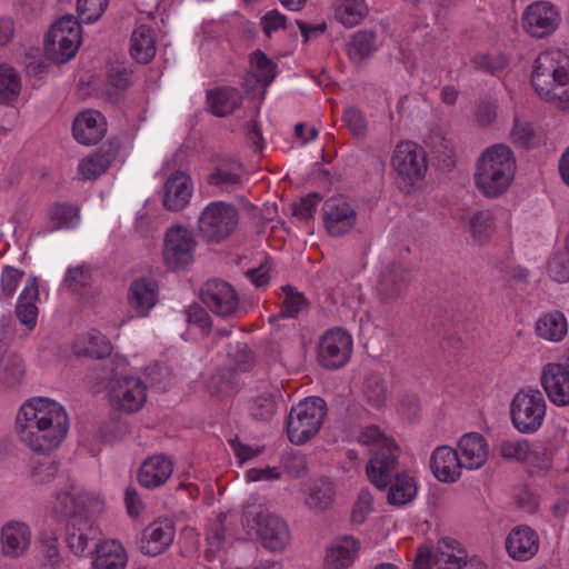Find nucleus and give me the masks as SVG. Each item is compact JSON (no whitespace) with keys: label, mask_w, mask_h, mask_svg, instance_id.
<instances>
[{"label":"nucleus","mask_w":569,"mask_h":569,"mask_svg":"<svg viewBox=\"0 0 569 569\" xmlns=\"http://www.w3.org/2000/svg\"><path fill=\"white\" fill-rule=\"evenodd\" d=\"M540 383L551 403L569 406V369L562 362L546 363L541 369Z\"/></svg>","instance_id":"16"},{"label":"nucleus","mask_w":569,"mask_h":569,"mask_svg":"<svg viewBox=\"0 0 569 569\" xmlns=\"http://www.w3.org/2000/svg\"><path fill=\"white\" fill-rule=\"evenodd\" d=\"M107 388L111 405L124 412L139 411L147 400V387L137 377H112Z\"/></svg>","instance_id":"10"},{"label":"nucleus","mask_w":569,"mask_h":569,"mask_svg":"<svg viewBox=\"0 0 569 569\" xmlns=\"http://www.w3.org/2000/svg\"><path fill=\"white\" fill-rule=\"evenodd\" d=\"M127 553L118 540H104L97 543L92 566L94 569H124Z\"/></svg>","instance_id":"32"},{"label":"nucleus","mask_w":569,"mask_h":569,"mask_svg":"<svg viewBox=\"0 0 569 569\" xmlns=\"http://www.w3.org/2000/svg\"><path fill=\"white\" fill-rule=\"evenodd\" d=\"M21 90L18 72L8 66H0V101L11 102L16 100Z\"/></svg>","instance_id":"49"},{"label":"nucleus","mask_w":569,"mask_h":569,"mask_svg":"<svg viewBox=\"0 0 569 569\" xmlns=\"http://www.w3.org/2000/svg\"><path fill=\"white\" fill-rule=\"evenodd\" d=\"M16 428L23 443L42 453L31 460L30 478L39 485L51 481L58 472V462L46 453L59 447L68 433L64 408L46 398L29 400L17 415Z\"/></svg>","instance_id":"1"},{"label":"nucleus","mask_w":569,"mask_h":569,"mask_svg":"<svg viewBox=\"0 0 569 569\" xmlns=\"http://www.w3.org/2000/svg\"><path fill=\"white\" fill-rule=\"evenodd\" d=\"M247 526L256 528L262 546L271 551H281L287 546L290 535L287 523L278 516L269 513L259 507L253 511L250 507L243 510Z\"/></svg>","instance_id":"7"},{"label":"nucleus","mask_w":569,"mask_h":569,"mask_svg":"<svg viewBox=\"0 0 569 569\" xmlns=\"http://www.w3.org/2000/svg\"><path fill=\"white\" fill-rule=\"evenodd\" d=\"M359 548V540L351 536L336 539L327 551L325 559L326 569H347L353 562Z\"/></svg>","instance_id":"29"},{"label":"nucleus","mask_w":569,"mask_h":569,"mask_svg":"<svg viewBox=\"0 0 569 569\" xmlns=\"http://www.w3.org/2000/svg\"><path fill=\"white\" fill-rule=\"evenodd\" d=\"M281 289L284 292V299L281 302V316L293 318L307 306V299L289 284Z\"/></svg>","instance_id":"53"},{"label":"nucleus","mask_w":569,"mask_h":569,"mask_svg":"<svg viewBox=\"0 0 569 569\" xmlns=\"http://www.w3.org/2000/svg\"><path fill=\"white\" fill-rule=\"evenodd\" d=\"M66 540L69 549L77 556H83L88 550L90 540L94 539L96 529L88 519L81 522L66 525Z\"/></svg>","instance_id":"38"},{"label":"nucleus","mask_w":569,"mask_h":569,"mask_svg":"<svg viewBox=\"0 0 569 569\" xmlns=\"http://www.w3.org/2000/svg\"><path fill=\"white\" fill-rule=\"evenodd\" d=\"M387 501L391 506L401 507L413 500L417 495V485L409 473L400 472L389 485Z\"/></svg>","instance_id":"39"},{"label":"nucleus","mask_w":569,"mask_h":569,"mask_svg":"<svg viewBox=\"0 0 569 569\" xmlns=\"http://www.w3.org/2000/svg\"><path fill=\"white\" fill-rule=\"evenodd\" d=\"M200 299L218 317L232 318L239 311V296L234 288L222 279H210L200 288Z\"/></svg>","instance_id":"12"},{"label":"nucleus","mask_w":569,"mask_h":569,"mask_svg":"<svg viewBox=\"0 0 569 569\" xmlns=\"http://www.w3.org/2000/svg\"><path fill=\"white\" fill-rule=\"evenodd\" d=\"M351 352V336L340 328L330 329L319 341L318 361L327 369H339L348 362Z\"/></svg>","instance_id":"14"},{"label":"nucleus","mask_w":569,"mask_h":569,"mask_svg":"<svg viewBox=\"0 0 569 569\" xmlns=\"http://www.w3.org/2000/svg\"><path fill=\"white\" fill-rule=\"evenodd\" d=\"M106 131L107 123L104 117L99 111H82L73 120V137L82 144L90 146L98 143Z\"/></svg>","instance_id":"21"},{"label":"nucleus","mask_w":569,"mask_h":569,"mask_svg":"<svg viewBox=\"0 0 569 569\" xmlns=\"http://www.w3.org/2000/svg\"><path fill=\"white\" fill-rule=\"evenodd\" d=\"M547 402L538 389L519 390L510 405L513 427L521 433H533L543 423Z\"/></svg>","instance_id":"6"},{"label":"nucleus","mask_w":569,"mask_h":569,"mask_svg":"<svg viewBox=\"0 0 569 569\" xmlns=\"http://www.w3.org/2000/svg\"><path fill=\"white\" fill-rule=\"evenodd\" d=\"M80 23L72 14L60 17L49 29L48 38L54 39L58 36H70L72 33L80 34Z\"/></svg>","instance_id":"60"},{"label":"nucleus","mask_w":569,"mask_h":569,"mask_svg":"<svg viewBox=\"0 0 569 569\" xmlns=\"http://www.w3.org/2000/svg\"><path fill=\"white\" fill-rule=\"evenodd\" d=\"M129 432L127 422L119 419H110L99 428V437L103 442L112 443L124 438Z\"/></svg>","instance_id":"56"},{"label":"nucleus","mask_w":569,"mask_h":569,"mask_svg":"<svg viewBox=\"0 0 569 569\" xmlns=\"http://www.w3.org/2000/svg\"><path fill=\"white\" fill-rule=\"evenodd\" d=\"M391 163L409 187L421 180L428 168L425 150L411 141H401L397 144Z\"/></svg>","instance_id":"13"},{"label":"nucleus","mask_w":569,"mask_h":569,"mask_svg":"<svg viewBox=\"0 0 569 569\" xmlns=\"http://www.w3.org/2000/svg\"><path fill=\"white\" fill-rule=\"evenodd\" d=\"M24 375V365L20 356L13 352L0 353V381L10 386L18 383Z\"/></svg>","instance_id":"48"},{"label":"nucleus","mask_w":569,"mask_h":569,"mask_svg":"<svg viewBox=\"0 0 569 569\" xmlns=\"http://www.w3.org/2000/svg\"><path fill=\"white\" fill-rule=\"evenodd\" d=\"M435 566L437 569H487L480 558L473 556L468 559L467 551L452 538L438 541Z\"/></svg>","instance_id":"17"},{"label":"nucleus","mask_w":569,"mask_h":569,"mask_svg":"<svg viewBox=\"0 0 569 569\" xmlns=\"http://www.w3.org/2000/svg\"><path fill=\"white\" fill-rule=\"evenodd\" d=\"M498 450L503 459L518 462L526 461L530 456L529 442L527 440H502L498 446Z\"/></svg>","instance_id":"52"},{"label":"nucleus","mask_w":569,"mask_h":569,"mask_svg":"<svg viewBox=\"0 0 569 569\" xmlns=\"http://www.w3.org/2000/svg\"><path fill=\"white\" fill-rule=\"evenodd\" d=\"M238 222L239 212L233 204L212 201L198 218V233L207 243H219L231 236Z\"/></svg>","instance_id":"5"},{"label":"nucleus","mask_w":569,"mask_h":569,"mask_svg":"<svg viewBox=\"0 0 569 569\" xmlns=\"http://www.w3.org/2000/svg\"><path fill=\"white\" fill-rule=\"evenodd\" d=\"M560 23L557 8L547 1H536L522 14V26L533 38L541 39L553 33Z\"/></svg>","instance_id":"15"},{"label":"nucleus","mask_w":569,"mask_h":569,"mask_svg":"<svg viewBox=\"0 0 569 569\" xmlns=\"http://www.w3.org/2000/svg\"><path fill=\"white\" fill-rule=\"evenodd\" d=\"M59 535L56 529H43L38 536L39 551L46 560L44 565L56 567L61 561L59 551Z\"/></svg>","instance_id":"47"},{"label":"nucleus","mask_w":569,"mask_h":569,"mask_svg":"<svg viewBox=\"0 0 569 569\" xmlns=\"http://www.w3.org/2000/svg\"><path fill=\"white\" fill-rule=\"evenodd\" d=\"M411 282V269L402 262L387 263L376 284V297L383 307H392L401 300L408 291Z\"/></svg>","instance_id":"9"},{"label":"nucleus","mask_w":569,"mask_h":569,"mask_svg":"<svg viewBox=\"0 0 569 569\" xmlns=\"http://www.w3.org/2000/svg\"><path fill=\"white\" fill-rule=\"evenodd\" d=\"M387 446L377 448L366 466L370 482L380 491L386 490L393 478L400 473L399 447L395 441H387Z\"/></svg>","instance_id":"11"},{"label":"nucleus","mask_w":569,"mask_h":569,"mask_svg":"<svg viewBox=\"0 0 569 569\" xmlns=\"http://www.w3.org/2000/svg\"><path fill=\"white\" fill-rule=\"evenodd\" d=\"M458 448L461 462L466 469H479L487 461V441L478 432L463 435L458 442Z\"/></svg>","instance_id":"28"},{"label":"nucleus","mask_w":569,"mask_h":569,"mask_svg":"<svg viewBox=\"0 0 569 569\" xmlns=\"http://www.w3.org/2000/svg\"><path fill=\"white\" fill-rule=\"evenodd\" d=\"M229 356L232 358L234 370L247 372L254 367V353L248 345L238 343L234 353H229Z\"/></svg>","instance_id":"63"},{"label":"nucleus","mask_w":569,"mask_h":569,"mask_svg":"<svg viewBox=\"0 0 569 569\" xmlns=\"http://www.w3.org/2000/svg\"><path fill=\"white\" fill-rule=\"evenodd\" d=\"M386 380L376 373L369 375L363 382V397L368 405L376 409L385 407L388 399Z\"/></svg>","instance_id":"44"},{"label":"nucleus","mask_w":569,"mask_h":569,"mask_svg":"<svg viewBox=\"0 0 569 569\" xmlns=\"http://www.w3.org/2000/svg\"><path fill=\"white\" fill-rule=\"evenodd\" d=\"M158 301V283L154 279L141 277L129 287L128 302L137 316H147Z\"/></svg>","instance_id":"25"},{"label":"nucleus","mask_w":569,"mask_h":569,"mask_svg":"<svg viewBox=\"0 0 569 569\" xmlns=\"http://www.w3.org/2000/svg\"><path fill=\"white\" fill-rule=\"evenodd\" d=\"M430 468L433 476L441 482H456L465 468L459 452L449 447H437L430 457Z\"/></svg>","instance_id":"19"},{"label":"nucleus","mask_w":569,"mask_h":569,"mask_svg":"<svg viewBox=\"0 0 569 569\" xmlns=\"http://www.w3.org/2000/svg\"><path fill=\"white\" fill-rule=\"evenodd\" d=\"M174 528L169 521H154L143 531L139 548L143 555L158 556L172 542Z\"/></svg>","instance_id":"22"},{"label":"nucleus","mask_w":569,"mask_h":569,"mask_svg":"<svg viewBox=\"0 0 569 569\" xmlns=\"http://www.w3.org/2000/svg\"><path fill=\"white\" fill-rule=\"evenodd\" d=\"M131 57L139 63H148L156 56V40L153 30L146 26L140 24L131 34L130 43Z\"/></svg>","instance_id":"34"},{"label":"nucleus","mask_w":569,"mask_h":569,"mask_svg":"<svg viewBox=\"0 0 569 569\" xmlns=\"http://www.w3.org/2000/svg\"><path fill=\"white\" fill-rule=\"evenodd\" d=\"M567 331V320L560 311L546 313L536 323L537 335L546 340L560 341Z\"/></svg>","instance_id":"40"},{"label":"nucleus","mask_w":569,"mask_h":569,"mask_svg":"<svg viewBox=\"0 0 569 569\" xmlns=\"http://www.w3.org/2000/svg\"><path fill=\"white\" fill-rule=\"evenodd\" d=\"M111 351V343L106 336L96 330L79 337L74 342V352L77 356L103 359L110 356Z\"/></svg>","instance_id":"36"},{"label":"nucleus","mask_w":569,"mask_h":569,"mask_svg":"<svg viewBox=\"0 0 569 569\" xmlns=\"http://www.w3.org/2000/svg\"><path fill=\"white\" fill-rule=\"evenodd\" d=\"M322 200L319 192H311L293 206V216L300 220H309L316 212L317 204Z\"/></svg>","instance_id":"62"},{"label":"nucleus","mask_w":569,"mask_h":569,"mask_svg":"<svg viewBox=\"0 0 569 569\" xmlns=\"http://www.w3.org/2000/svg\"><path fill=\"white\" fill-rule=\"evenodd\" d=\"M251 64L254 68L257 81L264 87L269 86L276 78L277 64L261 50L251 53Z\"/></svg>","instance_id":"50"},{"label":"nucleus","mask_w":569,"mask_h":569,"mask_svg":"<svg viewBox=\"0 0 569 569\" xmlns=\"http://www.w3.org/2000/svg\"><path fill=\"white\" fill-rule=\"evenodd\" d=\"M210 111L217 117L232 113L242 104L241 92L232 87H219L207 91Z\"/></svg>","instance_id":"33"},{"label":"nucleus","mask_w":569,"mask_h":569,"mask_svg":"<svg viewBox=\"0 0 569 569\" xmlns=\"http://www.w3.org/2000/svg\"><path fill=\"white\" fill-rule=\"evenodd\" d=\"M333 497V483L326 478H320L312 485L306 502L312 509L326 510L332 505Z\"/></svg>","instance_id":"45"},{"label":"nucleus","mask_w":569,"mask_h":569,"mask_svg":"<svg viewBox=\"0 0 569 569\" xmlns=\"http://www.w3.org/2000/svg\"><path fill=\"white\" fill-rule=\"evenodd\" d=\"M279 390L266 391L248 401L249 416L257 422H269L277 412Z\"/></svg>","instance_id":"37"},{"label":"nucleus","mask_w":569,"mask_h":569,"mask_svg":"<svg viewBox=\"0 0 569 569\" xmlns=\"http://www.w3.org/2000/svg\"><path fill=\"white\" fill-rule=\"evenodd\" d=\"M52 513L58 521L66 522V525L81 522L87 519L83 500L68 491L56 493Z\"/></svg>","instance_id":"31"},{"label":"nucleus","mask_w":569,"mask_h":569,"mask_svg":"<svg viewBox=\"0 0 569 569\" xmlns=\"http://www.w3.org/2000/svg\"><path fill=\"white\" fill-rule=\"evenodd\" d=\"M39 299V287L37 277H30L16 306L18 320L28 329L32 330L37 325L38 308L36 301Z\"/></svg>","instance_id":"30"},{"label":"nucleus","mask_w":569,"mask_h":569,"mask_svg":"<svg viewBox=\"0 0 569 569\" xmlns=\"http://www.w3.org/2000/svg\"><path fill=\"white\" fill-rule=\"evenodd\" d=\"M531 84L547 101L569 102V57L562 51H547L533 64Z\"/></svg>","instance_id":"3"},{"label":"nucleus","mask_w":569,"mask_h":569,"mask_svg":"<svg viewBox=\"0 0 569 569\" xmlns=\"http://www.w3.org/2000/svg\"><path fill=\"white\" fill-rule=\"evenodd\" d=\"M510 136L512 142L521 148L528 149L533 144L535 131L532 126L517 117L513 119V128Z\"/></svg>","instance_id":"59"},{"label":"nucleus","mask_w":569,"mask_h":569,"mask_svg":"<svg viewBox=\"0 0 569 569\" xmlns=\"http://www.w3.org/2000/svg\"><path fill=\"white\" fill-rule=\"evenodd\" d=\"M378 49L375 30L357 31L348 43V54L352 61L362 62Z\"/></svg>","instance_id":"42"},{"label":"nucleus","mask_w":569,"mask_h":569,"mask_svg":"<svg viewBox=\"0 0 569 569\" xmlns=\"http://www.w3.org/2000/svg\"><path fill=\"white\" fill-rule=\"evenodd\" d=\"M471 63L477 70L499 77L507 68L508 59L503 54L478 53L471 59Z\"/></svg>","instance_id":"51"},{"label":"nucleus","mask_w":569,"mask_h":569,"mask_svg":"<svg viewBox=\"0 0 569 569\" xmlns=\"http://www.w3.org/2000/svg\"><path fill=\"white\" fill-rule=\"evenodd\" d=\"M548 273L558 282L569 281V257L555 254L548 262Z\"/></svg>","instance_id":"64"},{"label":"nucleus","mask_w":569,"mask_h":569,"mask_svg":"<svg viewBox=\"0 0 569 569\" xmlns=\"http://www.w3.org/2000/svg\"><path fill=\"white\" fill-rule=\"evenodd\" d=\"M323 223L332 237L348 233L357 221L353 208L341 197L327 199L322 206Z\"/></svg>","instance_id":"18"},{"label":"nucleus","mask_w":569,"mask_h":569,"mask_svg":"<svg viewBox=\"0 0 569 569\" xmlns=\"http://www.w3.org/2000/svg\"><path fill=\"white\" fill-rule=\"evenodd\" d=\"M90 281L91 272L83 266L69 268L63 280L68 289L73 292H79L80 290L87 288L90 286Z\"/></svg>","instance_id":"58"},{"label":"nucleus","mask_w":569,"mask_h":569,"mask_svg":"<svg viewBox=\"0 0 569 569\" xmlns=\"http://www.w3.org/2000/svg\"><path fill=\"white\" fill-rule=\"evenodd\" d=\"M373 498L369 489H361L353 505L351 521L355 525H361L367 516L372 511Z\"/></svg>","instance_id":"57"},{"label":"nucleus","mask_w":569,"mask_h":569,"mask_svg":"<svg viewBox=\"0 0 569 569\" xmlns=\"http://www.w3.org/2000/svg\"><path fill=\"white\" fill-rule=\"evenodd\" d=\"M79 209L72 204L58 203L51 211V219L58 228H68L73 224L78 218Z\"/></svg>","instance_id":"61"},{"label":"nucleus","mask_w":569,"mask_h":569,"mask_svg":"<svg viewBox=\"0 0 569 569\" xmlns=\"http://www.w3.org/2000/svg\"><path fill=\"white\" fill-rule=\"evenodd\" d=\"M469 231L473 240L482 244L493 232V216L489 210L475 211L469 216Z\"/></svg>","instance_id":"46"},{"label":"nucleus","mask_w":569,"mask_h":569,"mask_svg":"<svg viewBox=\"0 0 569 569\" xmlns=\"http://www.w3.org/2000/svg\"><path fill=\"white\" fill-rule=\"evenodd\" d=\"M509 556L516 560H529L539 549V538L528 526L513 528L506 540Z\"/></svg>","instance_id":"26"},{"label":"nucleus","mask_w":569,"mask_h":569,"mask_svg":"<svg viewBox=\"0 0 569 569\" xmlns=\"http://www.w3.org/2000/svg\"><path fill=\"white\" fill-rule=\"evenodd\" d=\"M238 379L231 368L216 370L207 381V390L211 397H224L234 392Z\"/></svg>","instance_id":"43"},{"label":"nucleus","mask_w":569,"mask_h":569,"mask_svg":"<svg viewBox=\"0 0 569 569\" xmlns=\"http://www.w3.org/2000/svg\"><path fill=\"white\" fill-rule=\"evenodd\" d=\"M110 166L108 160H103L98 152L87 157L79 163V173L83 179H97L100 177Z\"/></svg>","instance_id":"55"},{"label":"nucleus","mask_w":569,"mask_h":569,"mask_svg":"<svg viewBox=\"0 0 569 569\" xmlns=\"http://www.w3.org/2000/svg\"><path fill=\"white\" fill-rule=\"evenodd\" d=\"M163 207L169 211H180L190 201L192 183L188 174L182 171L172 173L164 183Z\"/></svg>","instance_id":"24"},{"label":"nucleus","mask_w":569,"mask_h":569,"mask_svg":"<svg viewBox=\"0 0 569 569\" xmlns=\"http://www.w3.org/2000/svg\"><path fill=\"white\" fill-rule=\"evenodd\" d=\"M197 240L184 226L174 224L167 229L163 239V261L170 269H183L194 259Z\"/></svg>","instance_id":"8"},{"label":"nucleus","mask_w":569,"mask_h":569,"mask_svg":"<svg viewBox=\"0 0 569 569\" xmlns=\"http://www.w3.org/2000/svg\"><path fill=\"white\" fill-rule=\"evenodd\" d=\"M108 0H77V11L83 22H96L106 11Z\"/></svg>","instance_id":"54"},{"label":"nucleus","mask_w":569,"mask_h":569,"mask_svg":"<svg viewBox=\"0 0 569 569\" xmlns=\"http://www.w3.org/2000/svg\"><path fill=\"white\" fill-rule=\"evenodd\" d=\"M243 167L240 161L231 158L218 159L211 172L207 176V183L220 191L231 192L242 184Z\"/></svg>","instance_id":"20"},{"label":"nucleus","mask_w":569,"mask_h":569,"mask_svg":"<svg viewBox=\"0 0 569 569\" xmlns=\"http://www.w3.org/2000/svg\"><path fill=\"white\" fill-rule=\"evenodd\" d=\"M0 540L3 556L9 558H19L30 546V528L20 521H9L1 528Z\"/></svg>","instance_id":"23"},{"label":"nucleus","mask_w":569,"mask_h":569,"mask_svg":"<svg viewBox=\"0 0 569 569\" xmlns=\"http://www.w3.org/2000/svg\"><path fill=\"white\" fill-rule=\"evenodd\" d=\"M172 470L173 465L166 456H152L140 467L138 473L139 483L147 489L157 488L169 479Z\"/></svg>","instance_id":"27"},{"label":"nucleus","mask_w":569,"mask_h":569,"mask_svg":"<svg viewBox=\"0 0 569 569\" xmlns=\"http://www.w3.org/2000/svg\"><path fill=\"white\" fill-rule=\"evenodd\" d=\"M516 168V159L508 146L489 147L477 161L476 187L485 197L498 198L510 187Z\"/></svg>","instance_id":"2"},{"label":"nucleus","mask_w":569,"mask_h":569,"mask_svg":"<svg viewBox=\"0 0 569 569\" xmlns=\"http://www.w3.org/2000/svg\"><path fill=\"white\" fill-rule=\"evenodd\" d=\"M80 44V34L58 36L54 39L44 38V49L50 59L57 63H64L72 59Z\"/></svg>","instance_id":"35"},{"label":"nucleus","mask_w":569,"mask_h":569,"mask_svg":"<svg viewBox=\"0 0 569 569\" xmlns=\"http://www.w3.org/2000/svg\"><path fill=\"white\" fill-rule=\"evenodd\" d=\"M328 408L320 397H308L292 406L287 417V436L291 443L301 446L321 429Z\"/></svg>","instance_id":"4"},{"label":"nucleus","mask_w":569,"mask_h":569,"mask_svg":"<svg viewBox=\"0 0 569 569\" xmlns=\"http://www.w3.org/2000/svg\"><path fill=\"white\" fill-rule=\"evenodd\" d=\"M368 13L365 0H339L335 9V18L346 28L358 26Z\"/></svg>","instance_id":"41"}]
</instances>
